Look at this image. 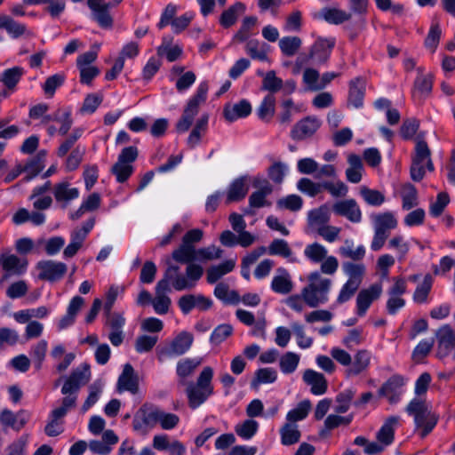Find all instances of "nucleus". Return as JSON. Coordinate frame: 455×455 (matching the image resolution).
<instances>
[{"instance_id":"nucleus-24","label":"nucleus","mask_w":455,"mask_h":455,"mask_svg":"<svg viewBox=\"0 0 455 455\" xmlns=\"http://www.w3.org/2000/svg\"><path fill=\"white\" fill-rule=\"evenodd\" d=\"M399 420L400 418L398 416L388 417L377 433L378 442L381 443L385 447L393 442L395 427L397 426Z\"/></svg>"},{"instance_id":"nucleus-41","label":"nucleus","mask_w":455,"mask_h":455,"mask_svg":"<svg viewBox=\"0 0 455 455\" xmlns=\"http://www.w3.org/2000/svg\"><path fill=\"white\" fill-rule=\"evenodd\" d=\"M321 17L327 22L332 24H341L351 19V13L336 8H323L321 11Z\"/></svg>"},{"instance_id":"nucleus-27","label":"nucleus","mask_w":455,"mask_h":455,"mask_svg":"<svg viewBox=\"0 0 455 455\" xmlns=\"http://www.w3.org/2000/svg\"><path fill=\"white\" fill-rule=\"evenodd\" d=\"M365 92V83L364 81L357 77L350 82L348 102L355 108H360L363 106V97Z\"/></svg>"},{"instance_id":"nucleus-50","label":"nucleus","mask_w":455,"mask_h":455,"mask_svg":"<svg viewBox=\"0 0 455 455\" xmlns=\"http://www.w3.org/2000/svg\"><path fill=\"white\" fill-rule=\"evenodd\" d=\"M283 88V80L275 76V72L271 70L265 74L262 81V90L268 91L273 94Z\"/></svg>"},{"instance_id":"nucleus-40","label":"nucleus","mask_w":455,"mask_h":455,"mask_svg":"<svg viewBox=\"0 0 455 455\" xmlns=\"http://www.w3.org/2000/svg\"><path fill=\"white\" fill-rule=\"evenodd\" d=\"M208 120L209 116L207 114H204L196 121V125L191 131L187 141L190 148H194L196 144L199 143L202 133L205 132L207 129Z\"/></svg>"},{"instance_id":"nucleus-44","label":"nucleus","mask_w":455,"mask_h":455,"mask_svg":"<svg viewBox=\"0 0 455 455\" xmlns=\"http://www.w3.org/2000/svg\"><path fill=\"white\" fill-rule=\"evenodd\" d=\"M311 409V403L309 400L300 402L296 408L287 413L286 419L288 423H295L299 420L304 419Z\"/></svg>"},{"instance_id":"nucleus-47","label":"nucleus","mask_w":455,"mask_h":455,"mask_svg":"<svg viewBox=\"0 0 455 455\" xmlns=\"http://www.w3.org/2000/svg\"><path fill=\"white\" fill-rule=\"evenodd\" d=\"M223 251L215 245L196 249V261L205 262L222 257Z\"/></svg>"},{"instance_id":"nucleus-59","label":"nucleus","mask_w":455,"mask_h":455,"mask_svg":"<svg viewBox=\"0 0 455 455\" xmlns=\"http://www.w3.org/2000/svg\"><path fill=\"white\" fill-rule=\"evenodd\" d=\"M233 333V327L228 323H223L217 326L210 338V341L214 345H219Z\"/></svg>"},{"instance_id":"nucleus-6","label":"nucleus","mask_w":455,"mask_h":455,"mask_svg":"<svg viewBox=\"0 0 455 455\" xmlns=\"http://www.w3.org/2000/svg\"><path fill=\"white\" fill-rule=\"evenodd\" d=\"M208 85L206 83H201L196 94L187 103L180 118L176 124V131L179 133H184L191 127L195 116L199 112V107L206 100Z\"/></svg>"},{"instance_id":"nucleus-56","label":"nucleus","mask_w":455,"mask_h":455,"mask_svg":"<svg viewBox=\"0 0 455 455\" xmlns=\"http://www.w3.org/2000/svg\"><path fill=\"white\" fill-rule=\"evenodd\" d=\"M277 378L275 369L262 368L256 371L255 378L251 381V386L256 387L260 383H273Z\"/></svg>"},{"instance_id":"nucleus-52","label":"nucleus","mask_w":455,"mask_h":455,"mask_svg":"<svg viewBox=\"0 0 455 455\" xmlns=\"http://www.w3.org/2000/svg\"><path fill=\"white\" fill-rule=\"evenodd\" d=\"M360 194L364 201L373 206H379L385 201V196L379 190L371 189L365 186L361 187Z\"/></svg>"},{"instance_id":"nucleus-11","label":"nucleus","mask_w":455,"mask_h":455,"mask_svg":"<svg viewBox=\"0 0 455 455\" xmlns=\"http://www.w3.org/2000/svg\"><path fill=\"white\" fill-rule=\"evenodd\" d=\"M87 4L92 11V20L101 28H110L113 26V18L108 12L111 4H107L104 0H87Z\"/></svg>"},{"instance_id":"nucleus-28","label":"nucleus","mask_w":455,"mask_h":455,"mask_svg":"<svg viewBox=\"0 0 455 455\" xmlns=\"http://www.w3.org/2000/svg\"><path fill=\"white\" fill-rule=\"evenodd\" d=\"M28 415L24 411L13 414L9 410H4L0 415V421L3 425L12 427L13 429L20 430L28 421Z\"/></svg>"},{"instance_id":"nucleus-20","label":"nucleus","mask_w":455,"mask_h":455,"mask_svg":"<svg viewBox=\"0 0 455 455\" xmlns=\"http://www.w3.org/2000/svg\"><path fill=\"white\" fill-rule=\"evenodd\" d=\"M118 390H127L132 394H137L139 390L138 378L134 373V369L130 363H126L123 372L118 378Z\"/></svg>"},{"instance_id":"nucleus-32","label":"nucleus","mask_w":455,"mask_h":455,"mask_svg":"<svg viewBox=\"0 0 455 455\" xmlns=\"http://www.w3.org/2000/svg\"><path fill=\"white\" fill-rule=\"evenodd\" d=\"M431 152L426 141L419 140L415 147V154L412 156L411 163L424 164L426 162L427 168L428 171H434V164L430 158Z\"/></svg>"},{"instance_id":"nucleus-35","label":"nucleus","mask_w":455,"mask_h":455,"mask_svg":"<svg viewBox=\"0 0 455 455\" xmlns=\"http://www.w3.org/2000/svg\"><path fill=\"white\" fill-rule=\"evenodd\" d=\"M140 411L141 420L149 427H155L161 419L162 410L152 404H143Z\"/></svg>"},{"instance_id":"nucleus-26","label":"nucleus","mask_w":455,"mask_h":455,"mask_svg":"<svg viewBox=\"0 0 455 455\" xmlns=\"http://www.w3.org/2000/svg\"><path fill=\"white\" fill-rule=\"evenodd\" d=\"M196 249L195 245H188L184 243L175 249L172 253V258L179 262L188 265H196Z\"/></svg>"},{"instance_id":"nucleus-64","label":"nucleus","mask_w":455,"mask_h":455,"mask_svg":"<svg viewBox=\"0 0 455 455\" xmlns=\"http://www.w3.org/2000/svg\"><path fill=\"white\" fill-rule=\"evenodd\" d=\"M157 340L158 339L156 336H139L135 341L136 351L139 353L148 352L155 347Z\"/></svg>"},{"instance_id":"nucleus-42","label":"nucleus","mask_w":455,"mask_h":455,"mask_svg":"<svg viewBox=\"0 0 455 455\" xmlns=\"http://www.w3.org/2000/svg\"><path fill=\"white\" fill-rule=\"evenodd\" d=\"M23 74L24 69L22 68L13 67L4 70L0 80L6 86L7 90L13 91Z\"/></svg>"},{"instance_id":"nucleus-5","label":"nucleus","mask_w":455,"mask_h":455,"mask_svg":"<svg viewBox=\"0 0 455 455\" xmlns=\"http://www.w3.org/2000/svg\"><path fill=\"white\" fill-rule=\"evenodd\" d=\"M409 415L414 418L417 427L422 428L420 436L426 437L437 423V418L433 414L424 400L414 398L406 407Z\"/></svg>"},{"instance_id":"nucleus-8","label":"nucleus","mask_w":455,"mask_h":455,"mask_svg":"<svg viewBox=\"0 0 455 455\" xmlns=\"http://www.w3.org/2000/svg\"><path fill=\"white\" fill-rule=\"evenodd\" d=\"M193 335L188 331L178 334L168 346L157 350V359L163 362L172 356H179L185 354L192 346Z\"/></svg>"},{"instance_id":"nucleus-53","label":"nucleus","mask_w":455,"mask_h":455,"mask_svg":"<svg viewBox=\"0 0 455 455\" xmlns=\"http://www.w3.org/2000/svg\"><path fill=\"white\" fill-rule=\"evenodd\" d=\"M267 251L270 255H279L283 258H288L292 253L288 243L283 239L273 240Z\"/></svg>"},{"instance_id":"nucleus-37","label":"nucleus","mask_w":455,"mask_h":455,"mask_svg":"<svg viewBox=\"0 0 455 455\" xmlns=\"http://www.w3.org/2000/svg\"><path fill=\"white\" fill-rule=\"evenodd\" d=\"M281 441L283 445H291L300 439V431L295 423L286 422L280 429Z\"/></svg>"},{"instance_id":"nucleus-2","label":"nucleus","mask_w":455,"mask_h":455,"mask_svg":"<svg viewBox=\"0 0 455 455\" xmlns=\"http://www.w3.org/2000/svg\"><path fill=\"white\" fill-rule=\"evenodd\" d=\"M90 377V367L84 363L73 370L69 376L65 378L61 387V394L64 395L61 405L52 411L51 420L44 427V433L48 436H57L63 432L61 419L69 410L76 406L78 392L89 382Z\"/></svg>"},{"instance_id":"nucleus-54","label":"nucleus","mask_w":455,"mask_h":455,"mask_svg":"<svg viewBox=\"0 0 455 455\" xmlns=\"http://www.w3.org/2000/svg\"><path fill=\"white\" fill-rule=\"evenodd\" d=\"M259 424L253 419H246L235 426V433L243 439H251L257 432Z\"/></svg>"},{"instance_id":"nucleus-58","label":"nucleus","mask_w":455,"mask_h":455,"mask_svg":"<svg viewBox=\"0 0 455 455\" xmlns=\"http://www.w3.org/2000/svg\"><path fill=\"white\" fill-rule=\"evenodd\" d=\"M257 18L254 16L245 17L240 29L234 36L233 40L239 42L246 41L250 36L251 29L256 25Z\"/></svg>"},{"instance_id":"nucleus-38","label":"nucleus","mask_w":455,"mask_h":455,"mask_svg":"<svg viewBox=\"0 0 455 455\" xmlns=\"http://www.w3.org/2000/svg\"><path fill=\"white\" fill-rule=\"evenodd\" d=\"M79 196V191L76 188H70L68 182H61L54 187V196L58 202L68 203Z\"/></svg>"},{"instance_id":"nucleus-30","label":"nucleus","mask_w":455,"mask_h":455,"mask_svg":"<svg viewBox=\"0 0 455 455\" xmlns=\"http://www.w3.org/2000/svg\"><path fill=\"white\" fill-rule=\"evenodd\" d=\"M269 45L266 43L259 42L256 39L247 41L245 45V51L247 54L253 60H259L261 61L267 60V52L269 51Z\"/></svg>"},{"instance_id":"nucleus-29","label":"nucleus","mask_w":455,"mask_h":455,"mask_svg":"<svg viewBox=\"0 0 455 455\" xmlns=\"http://www.w3.org/2000/svg\"><path fill=\"white\" fill-rule=\"evenodd\" d=\"M248 189L249 188L243 177L235 180L229 186L227 196V204L242 200L245 197Z\"/></svg>"},{"instance_id":"nucleus-43","label":"nucleus","mask_w":455,"mask_h":455,"mask_svg":"<svg viewBox=\"0 0 455 455\" xmlns=\"http://www.w3.org/2000/svg\"><path fill=\"white\" fill-rule=\"evenodd\" d=\"M402 199L404 210H410L418 204V192L412 184L406 183L403 186Z\"/></svg>"},{"instance_id":"nucleus-31","label":"nucleus","mask_w":455,"mask_h":455,"mask_svg":"<svg viewBox=\"0 0 455 455\" xmlns=\"http://www.w3.org/2000/svg\"><path fill=\"white\" fill-rule=\"evenodd\" d=\"M370 354L367 350H360L354 357L351 366L346 371L347 376H356L365 371L370 364Z\"/></svg>"},{"instance_id":"nucleus-16","label":"nucleus","mask_w":455,"mask_h":455,"mask_svg":"<svg viewBox=\"0 0 455 455\" xmlns=\"http://www.w3.org/2000/svg\"><path fill=\"white\" fill-rule=\"evenodd\" d=\"M381 292L380 283H373L368 289L361 290L356 298L357 314L360 316L363 315L372 301L379 298Z\"/></svg>"},{"instance_id":"nucleus-18","label":"nucleus","mask_w":455,"mask_h":455,"mask_svg":"<svg viewBox=\"0 0 455 455\" xmlns=\"http://www.w3.org/2000/svg\"><path fill=\"white\" fill-rule=\"evenodd\" d=\"M334 45L333 38H318L310 49L309 57H312L317 64H324L329 60Z\"/></svg>"},{"instance_id":"nucleus-25","label":"nucleus","mask_w":455,"mask_h":455,"mask_svg":"<svg viewBox=\"0 0 455 455\" xmlns=\"http://www.w3.org/2000/svg\"><path fill=\"white\" fill-rule=\"evenodd\" d=\"M201 364L200 359L196 358H186L180 360L177 363V375L180 378L179 384L185 385L188 381H186V378L192 375L196 369Z\"/></svg>"},{"instance_id":"nucleus-10","label":"nucleus","mask_w":455,"mask_h":455,"mask_svg":"<svg viewBox=\"0 0 455 455\" xmlns=\"http://www.w3.org/2000/svg\"><path fill=\"white\" fill-rule=\"evenodd\" d=\"M437 340L436 357H447L455 347V331L449 324L443 325L435 331Z\"/></svg>"},{"instance_id":"nucleus-63","label":"nucleus","mask_w":455,"mask_h":455,"mask_svg":"<svg viewBox=\"0 0 455 455\" xmlns=\"http://www.w3.org/2000/svg\"><path fill=\"white\" fill-rule=\"evenodd\" d=\"M450 203L449 195L446 192H441L437 195L436 201L430 205V214L434 217L440 216L445 207Z\"/></svg>"},{"instance_id":"nucleus-3","label":"nucleus","mask_w":455,"mask_h":455,"mask_svg":"<svg viewBox=\"0 0 455 455\" xmlns=\"http://www.w3.org/2000/svg\"><path fill=\"white\" fill-rule=\"evenodd\" d=\"M213 370L210 366L203 369L199 374L196 382L188 381L186 386V394L188 400V405L192 409L199 407L213 393L212 379Z\"/></svg>"},{"instance_id":"nucleus-36","label":"nucleus","mask_w":455,"mask_h":455,"mask_svg":"<svg viewBox=\"0 0 455 455\" xmlns=\"http://www.w3.org/2000/svg\"><path fill=\"white\" fill-rule=\"evenodd\" d=\"M342 267L345 274L348 275V282L361 285L365 274V267L363 264L347 261L342 264Z\"/></svg>"},{"instance_id":"nucleus-4","label":"nucleus","mask_w":455,"mask_h":455,"mask_svg":"<svg viewBox=\"0 0 455 455\" xmlns=\"http://www.w3.org/2000/svg\"><path fill=\"white\" fill-rule=\"evenodd\" d=\"M308 281L309 284L301 291V297L310 307H316L328 300L331 281L323 278L318 272L311 273L308 275Z\"/></svg>"},{"instance_id":"nucleus-13","label":"nucleus","mask_w":455,"mask_h":455,"mask_svg":"<svg viewBox=\"0 0 455 455\" xmlns=\"http://www.w3.org/2000/svg\"><path fill=\"white\" fill-rule=\"evenodd\" d=\"M405 379L402 375H392L379 388V395L387 398L388 402L395 404L399 402L401 388Z\"/></svg>"},{"instance_id":"nucleus-17","label":"nucleus","mask_w":455,"mask_h":455,"mask_svg":"<svg viewBox=\"0 0 455 455\" xmlns=\"http://www.w3.org/2000/svg\"><path fill=\"white\" fill-rule=\"evenodd\" d=\"M1 256L2 267L6 272L1 279V283L6 281L10 275H20L25 272L28 264L26 260L21 261L16 255L7 252H3Z\"/></svg>"},{"instance_id":"nucleus-21","label":"nucleus","mask_w":455,"mask_h":455,"mask_svg":"<svg viewBox=\"0 0 455 455\" xmlns=\"http://www.w3.org/2000/svg\"><path fill=\"white\" fill-rule=\"evenodd\" d=\"M277 275L274 276L271 288L272 290L280 294H288L293 289V283L288 271L283 267H279L276 270Z\"/></svg>"},{"instance_id":"nucleus-55","label":"nucleus","mask_w":455,"mask_h":455,"mask_svg":"<svg viewBox=\"0 0 455 455\" xmlns=\"http://www.w3.org/2000/svg\"><path fill=\"white\" fill-rule=\"evenodd\" d=\"M305 256L314 262L323 261L327 255V250L320 243L307 245L304 251Z\"/></svg>"},{"instance_id":"nucleus-48","label":"nucleus","mask_w":455,"mask_h":455,"mask_svg":"<svg viewBox=\"0 0 455 455\" xmlns=\"http://www.w3.org/2000/svg\"><path fill=\"white\" fill-rule=\"evenodd\" d=\"M339 251L341 256L351 259L355 261L363 259L365 255V248L363 245H360L354 250L353 243L349 240L345 241V245L341 246Z\"/></svg>"},{"instance_id":"nucleus-1","label":"nucleus","mask_w":455,"mask_h":455,"mask_svg":"<svg viewBox=\"0 0 455 455\" xmlns=\"http://www.w3.org/2000/svg\"><path fill=\"white\" fill-rule=\"evenodd\" d=\"M164 277L156 285V297L152 299V305L156 313L164 315L169 311L171 299L166 292L171 291L170 283L176 291L190 290L194 288L204 275V268L200 265H188L186 275L180 273V267L172 264L169 260Z\"/></svg>"},{"instance_id":"nucleus-9","label":"nucleus","mask_w":455,"mask_h":455,"mask_svg":"<svg viewBox=\"0 0 455 455\" xmlns=\"http://www.w3.org/2000/svg\"><path fill=\"white\" fill-rule=\"evenodd\" d=\"M36 269L39 271L38 278L40 280L54 283L64 277L68 267L63 262L49 259L39 261L36 264Z\"/></svg>"},{"instance_id":"nucleus-51","label":"nucleus","mask_w":455,"mask_h":455,"mask_svg":"<svg viewBox=\"0 0 455 455\" xmlns=\"http://www.w3.org/2000/svg\"><path fill=\"white\" fill-rule=\"evenodd\" d=\"M275 98L273 94H267L259 108H258V116L261 120L269 119L275 114Z\"/></svg>"},{"instance_id":"nucleus-23","label":"nucleus","mask_w":455,"mask_h":455,"mask_svg":"<svg viewBox=\"0 0 455 455\" xmlns=\"http://www.w3.org/2000/svg\"><path fill=\"white\" fill-rule=\"evenodd\" d=\"M251 111V104L246 100H242L235 105H227L224 108V116L228 121L233 122L238 118L247 116Z\"/></svg>"},{"instance_id":"nucleus-49","label":"nucleus","mask_w":455,"mask_h":455,"mask_svg":"<svg viewBox=\"0 0 455 455\" xmlns=\"http://www.w3.org/2000/svg\"><path fill=\"white\" fill-rule=\"evenodd\" d=\"M299 355L293 352H287L280 358V369L284 374L292 373L298 367Z\"/></svg>"},{"instance_id":"nucleus-62","label":"nucleus","mask_w":455,"mask_h":455,"mask_svg":"<svg viewBox=\"0 0 455 455\" xmlns=\"http://www.w3.org/2000/svg\"><path fill=\"white\" fill-rule=\"evenodd\" d=\"M102 391V383L98 380L89 387V395L82 406V411H86L92 407L99 399V395Z\"/></svg>"},{"instance_id":"nucleus-22","label":"nucleus","mask_w":455,"mask_h":455,"mask_svg":"<svg viewBox=\"0 0 455 455\" xmlns=\"http://www.w3.org/2000/svg\"><path fill=\"white\" fill-rule=\"evenodd\" d=\"M432 91V77L430 75H423L419 69V76L414 82L412 97L422 101Z\"/></svg>"},{"instance_id":"nucleus-61","label":"nucleus","mask_w":455,"mask_h":455,"mask_svg":"<svg viewBox=\"0 0 455 455\" xmlns=\"http://www.w3.org/2000/svg\"><path fill=\"white\" fill-rule=\"evenodd\" d=\"M102 96L98 93H91L86 96L80 108L82 114H92L102 102Z\"/></svg>"},{"instance_id":"nucleus-60","label":"nucleus","mask_w":455,"mask_h":455,"mask_svg":"<svg viewBox=\"0 0 455 455\" xmlns=\"http://www.w3.org/2000/svg\"><path fill=\"white\" fill-rule=\"evenodd\" d=\"M355 396V391L352 389H347L339 393L336 397V402L339 403L335 411L338 413H345L348 411L350 403Z\"/></svg>"},{"instance_id":"nucleus-45","label":"nucleus","mask_w":455,"mask_h":455,"mask_svg":"<svg viewBox=\"0 0 455 455\" xmlns=\"http://www.w3.org/2000/svg\"><path fill=\"white\" fill-rule=\"evenodd\" d=\"M301 39L298 36H285L279 41V47L285 56H293L301 46Z\"/></svg>"},{"instance_id":"nucleus-39","label":"nucleus","mask_w":455,"mask_h":455,"mask_svg":"<svg viewBox=\"0 0 455 455\" xmlns=\"http://www.w3.org/2000/svg\"><path fill=\"white\" fill-rule=\"evenodd\" d=\"M331 218L329 207L326 204L308 212L307 221L310 226L322 227L329 222Z\"/></svg>"},{"instance_id":"nucleus-34","label":"nucleus","mask_w":455,"mask_h":455,"mask_svg":"<svg viewBox=\"0 0 455 455\" xmlns=\"http://www.w3.org/2000/svg\"><path fill=\"white\" fill-rule=\"evenodd\" d=\"M244 11L245 5L243 3H235L222 12L220 19V25L224 28H229L233 26L236 22L238 16L243 13Z\"/></svg>"},{"instance_id":"nucleus-14","label":"nucleus","mask_w":455,"mask_h":455,"mask_svg":"<svg viewBox=\"0 0 455 455\" xmlns=\"http://www.w3.org/2000/svg\"><path fill=\"white\" fill-rule=\"evenodd\" d=\"M178 305L183 314H188L193 308H197L201 311L209 309L212 301L201 294H187L179 299Z\"/></svg>"},{"instance_id":"nucleus-19","label":"nucleus","mask_w":455,"mask_h":455,"mask_svg":"<svg viewBox=\"0 0 455 455\" xmlns=\"http://www.w3.org/2000/svg\"><path fill=\"white\" fill-rule=\"evenodd\" d=\"M302 378L304 382L311 387L310 391L312 394L319 395L326 392L328 384L323 374L307 369L304 371Z\"/></svg>"},{"instance_id":"nucleus-15","label":"nucleus","mask_w":455,"mask_h":455,"mask_svg":"<svg viewBox=\"0 0 455 455\" xmlns=\"http://www.w3.org/2000/svg\"><path fill=\"white\" fill-rule=\"evenodd\" d=\"M332 211L339 216L347 218L354 223L361 221V210L354 199L338 201L332 205Z\"/></svg>"},{"instance_id":"nucleus-12","label":"nucleus","mask_w":455,"mask_h":455,"mask_svg":"<svg viewBox=\"0 0 455 455\" xmlns=\"http://www.w3.org/2000/svg\"><path fill=\"white\" fill-rule=\"evenodd\" d=\"M321 126V121L315 116H307L299 121L291 131V137L303 140L313 136Z\"/></svg>"},{"instance_id":"nucleus-57","label":"nucleus","mask_w":455,"mask_h":455,"mask_svg":"<svg viewBox=\"0 0 455 455\" xmlns=\"http://www.w3.org/2000/svg\"><path fill=\"white\" fill-rule=\"evenodd\" d=\"M299 190L307 194L310 196H315L322 192L323 189V183H315L307 178H302L298 181L297 185Z\"/></svg>"},{"instance_id":"nucleus-7","label":"nucleus","mask_w":455,"mask_h":455,"mask_svg":"<svg viewBox=\"0 0 455 455\" xmlns=\"http://www.w3.org/2000/svg\"><path fill=\"white\" fill-rule=\"evenodd\" d=\"M138 157V149L134 146L124 148L118 156L117 162L112 166L111 172L116 175V180L124 182L133 172L130 163L134 162Z\"/></svg>"},{"instance_id":"nucleus-33","label":"nucleus","mask_w":455,"mask_h":455,"mask_svg":"<svg viewBox=\"0 0 455 455\" xmlns=\"http://www.w3.org/2000/svg\"><path fill=\"white\" fill-rule=\"evenodd\" d=\"M373 220L375 231L383 234L389 235L390 230L395 228L397 226V220L391 212L375 215Z\"/></svg>"},{"instance_id":"nucleus-46","label":"nucleus","mask_w":455,"mask_h":455,"mask_svg":"<svg viewBox=\"0 0 455 455\" xmlns=\"http://www.w3.org/2000/svg\"><path fill=\"white\" fill-rule=\"evenodd\" d=\"M433 283L432 276L427 274L425 275L423 282L419 284L413 294V300L416 303H424L427 301V296L431 291Z\"/></svg>"}]
</instances>
